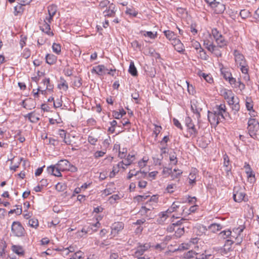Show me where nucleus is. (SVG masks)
Masks as SVG:
<instances>
[{
    "label": "nucleus",
    "mask_w": 259,
    "mask_h": 259,
    "mask_svg": "<svg viewBox=\"0 0 259 259\" xmlns=\"http://www.w3.org/2000/svg\"><path fill=\"white\" fill-rule=\"evenodd\" d=\"M248 132L254 139L259 138V123L255 118H250L248 121Z\"/></svg>",
    "instance_id": "nucleus-1"
},
{
    "label": "nucleus",
    "mask_w": 259,
    "mask_h": 259,
    "mask_svg": "<svg viewBox=\"0 0 259 259\" xmlns=\"http://www.w3.org/2000/svg\"><path fill=\"white\" fill-rule=\"evenodd\" d=\"M180 202L179 201L174 202L172 205L166 211L160 212L159 214V222H163L169 216V214L174 212L178 211L180 207Z\"/></svg>",
    "instance_id": "nucleus-2"
},
{
    "label": "nucleus",
    "mask_w": 259,
    "mask_h": 259,
    "mask_svg": "<svg viewBox=\"0 0 259 259\" xmlns=\"http://www.w3.org/2000/svg\"><path fill=\"white\" fill-rule=\"evenodd\" d=\"M11 232L14 236L21 237L24 236L25 231L20 222L14 221L11 226Z\"/></svg>",
    "instance_id": "nucleus-3"
},
{
    "label": "nucleus",
    "mask_w": 259,
    "mask_h": 259,
    "mask_svg": "<svg viewBox=\"0 0 259 259\" xmlns=\"http://www.w3.org/2000/svg\"><path fill=\"white\" fill-rule=\"evenodd\" d=\"M225 80L229 82L232 88L237 89L240 91L244 90L245 88V84L240 81V79L238 78L237 80L235 78L233 77L232 74Z\"/></svg>",
    "instance_id": "nucleus-4"
},
{
    "label": "nucleus",
    "mask_w": 259,
    "mask_h": 259,
    "mask_svg": "<svg viewBox=\"0 0 259 259\" xmlns=\"http://www.w3.org/2000/svg\"><path fill=\"white\" fill-rule=\"evenodd\" d=\"M213 110L216 112L223 119L230 117V114L227 111V108L225 104L216 105Z\"/></svg>",
    "instance_id": "nucleus-5"
},
{
    "label": "nucleus",
    "mask_w": 259,
    "mask_h": 259,
    "mask_svg": "<svg viewBox=\"0 0 259 259\" xmlns=\"http://www.w3.org/2000/svg\"><path fill=\"white\" fill-rule=\"evenodd\" d=\"M207 117L210 124L214 126H217L222 119V117L213 110L212 111H208Z\"/></svg>",
    "instance_id": "nucleus-6"
},
{
    "label": "nucleus",
    "mask_w": 259,
    "mask_h": 259,
    "mask_svg": "<svg viewBox=\"0 0 259 259\" xmlns=\"http://www.w3.org/2000/svg\"><path fill=\"white\" fill-rule=\"evenodd\" d=\"M150 247L149 244L146 243L144 245H141L137 247L135 252L134 256L138 259H145L144 257H140L144 254V253Z\"/></svg>",
    "instance_id": "nucleus-7"
},
{
    "label": "nucleus",
    "mask_w": 259,
    "mask_h": 259,
    "mask_svg": "<svg viewBox=\"0 0 259 259\" xmlns=\"http://www.w3.org/2000/svg\"><path fill=\"white\" fill-rule=\"evenodd\" d=\"M210 7L212 9L213 13L217 14L223 13L226 10L225 5L223 3L217 1L212 4Z\"/></svg>",
    "instance_id": "nucleus-8"
},
{
    "label": "nucleus",
    "mask_w": 259,
    "mask_h": 259,
    "mask_svg": "<svg viewBox=\"0 0 259 259\" xmlns=\"http://www.w3.org/2000/svg\"><path fill=\"white\" fill-rule=\"evenodd\" d=\"M124 228V224L120 222H117L112 224L111 227V235L113 237L116 236Z\"/></svg>",
    "instance_id": "nucleus-9"
},
{
    "label": "nucleus",
    "mask_w": 259,
    "mask_h": 259,
    "mask_svg": "<svg viewBox=\"0 0 259 259\" xmlns=\"http://www.w3.org/2000/svg\"><path fill=\"white\" fill-rule=\"evenodd\" d=\"M244 228L242 226L233 229L232 231V238L237 240L238 242L241 241L242 239V233Z\"/></svg>",
    "instance_id": "nucleus-10"
},
{
    "label": "nucleus",
    "mask_w": 259,
    "mask_h": 259,
    "mask_svg": "<svg viewBox=\"0 0 259 259\" xmlns=\"http://www.w3.org/2000/svg\"><path fill=\"white\" fill-rule=\"evenodd\" d=\"M100 226V223L97 222L96 223L92 225L91 227H83L80 231H78L77 232L78 236H79L80 237H82L84 235L87 234L91 230L93 229L94 227L96 228L94 229V231H96L97 230V228H99Z\"/></svg>",
    "instance_id": "nucleus-11"
},
{
    "label": "nucleus",
    "mask_w": 259,
    "mask_h": 259,
    "mask_svg": "<svg viewBox=\"0 0 259 259\" xmlns=\"http://www.w3.org/2000/svg\"><path fill=\"white\" fill-rule=\"evenodd\" d=\"M221 95L227 101L228 104L236 98L232 91L230 90L223 89L221 91Z\"/></svg>",
    "instance_id": "nucleus-12"
},
{
    "label": "nucleus",
    "mask_w": 259,
    "mask_h": 259,
    "mask_svg": "<svg viewBox=\"0 0 259 259\" xmlns=\"http://www.w3.org/2000/svg\"><path fill=\"white\" fill-rule=\"evenodd\" d=\"M116 11L115 6L111 3L108 6V8L105 9V10L103 11V13L105 17H112L115 16Z\"/></svg>",
    "instance_id": "nucleus-13"
},
{
    "label": "nucleus",
    "mask_w": 259,
    "mask_h": 259,
    "mask_svg": "<svg viewBox=\"0 0 259 259\" xmlns=\"http://www.w3.org/2000/svg\"><path fill=\"white\" fill-rule=\"evenodd\" d=\"M49 22L46 19L44 21V22L40 25V29L44 32L48 34L50 36H53V33L51 31V27Z\"/></svg>",
    "instance_id": "nucleus-14"
},
{
    "label": "nucleus",
    "mask_w": 259,
    "mask_h": 259,
    "mask_svg": "<svg viewBox=\"0 0 259 259\" xmlns=\"http://www.w3.org/2000/svg\"><path fill=\"white\" fill-rule=\"evenodd\" d=\"M47 171L49 174L55 176L56 177H61V170H60L57 164L55 165H52L47 168Z\"/></svg>",
    "instance_id": "nucleus-15"
},
{
    "label": "nucleus",
    "mask_w": 259,
    "mask_h": 259,
    "mask_svg": "<svg viewBox=\"0 0 259 259\" xmlns=\"http://www.w3.org/2000/svg\"><path fill=\"white\" fill-rule=\"evenodd\" d=\"M191 110L194 113L197 115V118L199 119L200 117V112L202 110L200 107H198V102L196 100H193L191 102Z\"/></svg>",
    "instance_id": "nucleus-16"
},
{
    "label": "nucleus",
    "mask_w": 259,
    "mask_h": 259,
    "mask_svg": "<svg viewBox=\"0 0 259 259\" xmlns=\"http://www.w3.org/2000/svg\"><path fill=\"white\" fill-rule=\"evenodd\" d=\"M234 55L235 57V62L237 64L241 65L242 64H245L246 63L244 57L243 55L240 54L239 51L235 50L234 52Z\"/></svg>",
    "instance_id": "nucleus-17"
},
{
    "label": "nucleus",
    "mask_w": 259,
    "mask_h": 259,
    "mask_svg": "<svg viewBox=\"0 0 259 259\" xmlns=\"http://www.w3.org/2000/svg\"><path fill=\"white\" fill-rule=\"evenodd\" d=\"M57 165L61 171H66L69 169L70 162L66 159H61L58 162Z\"/></svg>",
    "instance_id": "nucleus-18"
},
{
    "label": "nucleus",
    "mask_w": 259,
    "mask_h": 259,
    "mask_svg": "<svg viewBox=\"0 0 259 259\" xmlns=\"http://www.w3.org/2000/svg\"><path fill=\"white\" fill-rule=\"evenodd\" d=\"M57 11V6L55 5H51L48 7V11L49 16L46 17V20L50 23H51L53 16L56 14Z\"/></svg>",
    "instance_id": "nucleus-19"
},
{
    "label": "nucleus",
    "mask_w": 259,
    "mask_h": 259,
    "mask_svg": "<svg viewBox=\"0 0 259 259\" xmlns=\"http://www.w3.org/2000/svg\"><path fill=\"white\" fill-rule=\"evenodd\" d=\"M245 197V194L241 190L237 191L235 189L233 192V199L235 201L240 202L243 200Z\"/></svg>",
    "instance_id": "nucleus-20"
},
{
    "label": "nucleus",
    "mask_w": 259,
    "mask_h": 259,
    "mask_svg": "<svg viewBox=\"0 0 259 259\" xmlns=\"http://www.w3.org/2000/svg\"><path fill=\"white\" fill-rule=\"evenodd\" d=\"M239 102V99L237 98H236L234 100L231 102L230 103H229V105L231 106L234 115H235L240 109Z\"/></svg>",
    "instance_id": "nucleus-21"
},
{
    "label": "nucleus",
    "mask_w": 259,
    "mask_h": 259,
    "mask_svg": "<svg viewBox=\"0 0 259 259\" xmlns=\"http://www.w3.org/2000/svg\"><path fill=\"white\" fill-rule=\"evenodd\" d=\"M122 159L121 163L126 166H128L132 164L135 160V155L134 154H128V155L126 156V157Z\"/></svg>",
    "instance_id": "nucleus-22"
},
{
    "label": "nucleus",
    "mask_w": 259,
    "mask_h": 259,
    "mask_svg": "<svg viewBox=\"0 0 259 259\" xmlns=\"http://www.w3.org/2000/svg\"><path fill=\"white\" fill-rule=\"evenodd\" d=\"M24 117L28 118V120L32 123H36L39 120V114L35 112L29 113L24 115Z\"/></svg>",
    "instance_id": "nucleus-23"
},
{
    "label": "nucleus",
    "mask_w": 259,
    "mask_h": 259,
    "mask_svg": "<svg viewBox=\"0 0 259 259\" xmlns=\"http://www.w3.org/2000/svg\"><path fill=\"white\" fill-rule=\"evenodd\" d=\"M152 210L147 208L145 206H142L139 211V214L146 218H152L151 215Z\"/></svg>",
    "instance_id": "nucleus-24"
},
{
    "label": "nucleus",
    "mask_w": 259,
    "mask_h": 259,
    "mask_svg": "<svg viewBox=\"0 0 259 259\" xmlns=\"http://www.w3.org/2000/svg\"><path fill=\"white\" fill-rule=\"evenodd\" d=\"M105 70H108L103 65H99L95 67H94L92 69V72H95L98 75H101L103 74H105Z\"/></svg>",
    "instance_id": "nucleus-25"
},
{
    "label": "nucleus",
    "mask_w": 259,
    "mask_h": 259,
    "mask_svg": "<svg viewBox=\"0 0 259 259\" xmlns=\"http://www.w3.org/2000/svg\"><path fill=\"white\" fill-rule=\"evenodd\" d=\"M187 127V131L189 134V137L192 138L196 137L198 132L193 123L188 125Z\"/></svg>",
    "instance_id": "nucleus-26"
},
{
    "label": "nucleus",
    "mask_w": 259,
    "mask_h": 259,
    "mask_svg": "<svg viewBox=\"0 0 259 259\" xmlns=\"http://www.w3.org/2000/svg\"><path fill=\"white\" fill-rule=\"evenodd\" d=\"M147 173L144 171H138L135 173H132V170H130L128 176L127 177V179L128 180H130L133 176H138V178L139 179L140 178H144L146 176Z\"/></svg>",
    "instance_id": "nucleus-27"
},
{
    "label": "nucleus",
    "mask_w": 259,
    "mask_h": 259,
    "mask_svg": "<svg viewBox=\"0 0 259 259\" xmlns=\"http://www.w3.org/2000/svg\"><path fill=\"white\" fill-rule=\"evenodd\" d=\"M57 60V57L53 54H48L46 56V62L49 65L55 64Z\"/></svg>",
    "instance_id": "nucleus-28"
},
{
    "label": "nucleus",
    "mask_w": 259,
    "mask_h": 259,
    "mask_svg": "<svg viewBox=\"0 0 259 259\" xmlns=\"http://www.w3.org/2000/svg\"><path fill=\"white\" fill-rule=\"evenodd\" d=\"M220 71L222 75L223 76L224 78L225 79L227 77H229L232 73L230 71L229 69L228 68L224 67L223 65L221 64L219 65Z\"/></svg>",
    "instance_id": "nucleus-29"
},
{
    "label": "nucleus",
    "mask_w": 259,
    "mask_h": 259,
    "mask_svg": "<svg viewBox=\"0 0 259 259\" xmlns=\"http://www.w3.org/2000/svg\"><path fill=\"white\" fill-rule=\"evenodd\" d=\"M211 35L213 36L215 41L218 39V38L221 37L223 35L221 32H220L217 28H213L211 29V34H208L207 36L209 38L211 39Z\"/></svg>",
    "instance_id": "nucleus-30"
},
{
    "label": "nucleus",
    "mask_w": 259,
    "mask_h": 259,
    "mask_svg": "<svg viewBox=\"0 0 259 259\" xmlns=\"http://www.w3.org/2000/svg\"><path fill=\"white\" fill-rule=\"evenodd\" d=\"M203 44L205 46V48L209 51H213V49L214 48V45L213 43L212 40H209V39H207L206 37L203 40Z\"/></svg>",
    "instance_id": "nucleus-31"
},
{
    "label": "nucleus",
    "mask_w": 259,
    "mask_h": 259,
    "mask_svg": "<svg viewBox=\"0 0 259 259\" xmlns=\"http://www.w3.org/2000/svg\"><path fill=\"white\" fill-rule=\"evenodd\" d=\"M215 42L217 44L218 46L220 48H223L225 46H227L228 43V40L224 37L223 35L218 38V39L215 40Z\"/></svg>",
    "instance_id": "nucleus-32"
},
{
    "label": "nucleus",
    "mask_w": 259,
    "mask_h": 259,
    "mask_svg": "<svg viewBox=\"0 0 259 259\" xmlns=\"http://www.w3.org/2000/svg\"><path fill=\"white\" fill-rule=\"evenodd\" d=\"M239 66L242 73L246 75L244 76V78L246 80H249V76L248 74V66L246 63L245 64L239 65Z\"/></svg>",
    "instance_id": "nucleus-33"
},
{
    "label": "nucleus",
    "mask_w": 259,
    "mask_h": 259,
    "mask_svg": "<svg viewBox=\"0 0 259 259\" xmlns=\"http://www.w3.org/2000/svg\"><path fill=\"white\" fill-rule=\"evenodd\" d=\"M166 171L169 174L171 173V177L173 180L177 178L179 176H180L182 174V172L180 170L176 169H174V172H172V170L171 168H167Z\"/></svg>",
    "instance_id": "nucleus-34"
},
{
    "label": "nucleus",
    "mask_w": 259,
    "mask_h": 259,
    "mask_svg": "<svg viewBox=\"0 0 259 259\" xmlns=\"http://www.w3.org/2000/svg\"><path fill=\"white\" fill-rule=\"evenodd\" d=\"M12 250L14 252L19 255H22L24 253V249L21 246L13 245Z\"/></svg>",
    "instance_id": "nucleus-35"
},
{
    "label": "nucleus",
    "mask_w": 259,
    "mask_h": 259,
    "mask_svg": "<svg viewBox=\"0 0 259 259\" xmlns=\"http://www.w3.org/2000/svg\"><path fill=\"white\" fill-rule=\"evenodd\" d=\"M128 72L133 76H136L138 75L137 70L133 61L130 62Z\"/></svg>",
    "instance_id": "nucleus-36"
},
{
    "label": "nucleus",
    "mask_w": 259,
    "mask_h": 259,
    "mask_svg": "<svg viewBox=\"0 0 259 259\" xmlns=\"http://www.w3.org/2000/svg\"><path fill=\"white\" fill-rule=\"evenodd\" d=\"M28 225L30 227L36 229L39 225L38 221L36 218H32L29 220Z\"/></svg>",
    "instance_id": "nucleus-37"
},
{
    "label": "nucleus",
    "mask_w": 259,
    "mask_h": 259,
    "mask_svg": "<svg viewBox=\"0 0 259 259\" xmlns=\"http://www.w3.org/2000/svg\"><path fill=\"white\" fill-rule=\"evenodd\" d=\"M163 33L166 37L170 40H172L176 37V34L173 31L170 30H165L164 31Z\"/></svg>",
    "instance_id": "nucleus-38"
},
{
    "label": "nucleus",
    "mask_w": 259,
    "mask_h": 259,
    "mask_svg": "<svg viewBox=\"0 0 259 259\" xmlns=\"http://www.w3.org/2000/svg\"><path fill=\"white\" fill-rule=\"evenodd\" d=\"M222 228V226L219 224H212L209 226V229L213 232H216L221 230Z\"/></svg>",
    "instance_id": "nucleus-39"
},
{
    "label": "nucleus",
    "mask_w": 259,
    "mask_h": 259,
    "mask_svg": "<svg viewBox=\"0 0 259 259\" xmlns=\"http://www.w3.org/2000/svg\"><path fill=\"white\" fill-rule=\"evenodd\" d=\"M58 88L64 91H67L68 89V85L66 80L62 78L60 79V83L58 84Z\"/></svg>",
    "instance_id": "nucleus-40"
},
{
    "label": "nucleus",
    "mask_w": 259,
    "mask_h": 259,
    "mask_svg": "<svg viewBox=\"0 0 259 259\" xmlns=\"http://www.w3.org/2000/svg\"><path fill=\"white\" fill-rule=\"evenodd\" d=\"M244 168L245 169V172L247 175V177H254V175L252 174V169L249 165V164L247 163H245V165L244 166Z\"/></svg>",
    "instance_id": "nucleus-41"
},
{
    "label": "nucleus",
    "mask_w": 259,
    "mask_h": 259,
    "mask_svg": "<svg viewBox=\"0 0 259 259\" xmlns=\"http://www.w3.org/2000/svg\"><path fill=\"white\" fill-rule=\"evenodd\" d=\"M220 235L221 236V237L223 238L224 239L230 237L231 239L232 238V231L230 230L223 231L221 232L220 234Z\"/></svg>",
    "instance_id": "nucleus-42"
},
{
    "label": "nucleus",
    "mask_w": 259,
    "mask_h": 259,
    "mask_svg": "<svg viewBox=\"0 0 259 259\" xmlns=\"http://www.w3.org/2000/svg\"><path fill=\"white\" fill-rule=\"evenodd\" d=\"M176 189L177 186L176 184H170L167 186L165 191L168 193H172L175 191Z\"/></svg>",
    "instance_id": "nucleus-43"
},
{
    "label": "nucleus",
    "mask_w": 259,
    "mask_h": 259,
    "mask_svg": "<svg viewBox=\"0 0 259 259\" xmlns=\"http://www.w3.org/2000/svg\"><path fill=\"white\" fill-rule=\"evenodd\" d=\"M25 5H22V3H18L14 8L15 9V15H17L18 13H22L23 11V7Z\"/></svg>",
    "instance_id": "nucleus-44"
},
{
    "label": "nucleus",
    "mask_w": 259,
    "mask_h": 259,
    "mask_svg": "<svg viewBox=\"0 0 259 259\" xmlns=\"http://www.w3.org/2000/svg\"><path fill=\"white\" fill-rule=\"evenodd\" d=\"M143 35L144 36H148L151 39H155L157 35V32H153L152 31H144Z\"/></svg>",
    "instance_id": "nucleus-45"
},
{
    "label": "nucleus",
    "mask_w": 259,
    "mask_h": 259,
    "mask_svg": "<svg viewBox=\"0 0 259 259\" xmlns=\"http://www.w3.org/2000/svg\"><path fill=\"white\" fill-rule=\"evenodd\" d=\"M44 85H46V89L48 90H52L53 89V85L50 83V80L49 78H46L42 80Z\"/></svg>",
    "instance_id": "nucleus-46"
},
{
    "label": "nucleus",
    "mask_w": 259,
    "mask_h": 259,
    "mask_svg": "<svg viewBox=\"0 0 259 259\" xmlns=\"http://www.w3.org/2000/svg\"><path fill=\"white\" fill-rule=\"evenodd\" d=\"M200 76L202 77L207 82L211 83L213 82V78L210 74H206L204 73L200 74Z\"/></svg>",
    "instance_id": "nucleus-47"
},
{
    "label": "nucleus",
    "mask_w": 259,
    "mask_h": 259,
    "mask_svg": "<svg viewBox=\"0 0 259 259\" xmlns=\"http://www.w3.org/2000/svg\"><path fill=\"white\" fill-rule=\"evenodd\" d=\"M192 248L189 243V242L187 243H183L180 244L178 248V250L182 251L184 250H187L190 248Z\"/></svg>",
    "instance_id": "nucleus-48"
},
{
    "label": "nucleus",
    "mask_w": 259,
    "mask_h": 259,
    "mask_svg": "<svg viewBox=\"0 0 259 259\" xmlns=\"http://www.w3.org/2000/svg\"><path fill=\"white\" fill-rule=\"evenodd\" d=\"M119 165H115L113 166L112 170L110 172L109 174V177L110 178H113L115 177L116 174H117L119 171Z\"/></svg>",
    "instance_id": "nucleus-49"
},
{
    "label": "nucleus",
    "mask_w": 259,
    "mask_h": 259,
    "mask_svg": "<svg viewBox=\"0 0 259 259\" xmlns=\"http://www.w3.org/2000/svg\"><path fill=\"white\" fill-rule=\"evenodd\" d=\"M110 2L108 0H103L101 1L99 5V7L101 10L105 8H108V6L110 5Z\"/></svg>",
    "instance_id": "nucleus-50"
},
{
    "label": "nucleus",
    "mask_w": 259,
    "mask_h": 259,
    "mask_svg": "<svg viewBox=\"0 0 259 259\" xmlns=\"http://www.w3.org/2000/svg\"><path fill=\"white\" fill-rule=\"evenodd\" d=\"M125 13L127 15H129L135 17H137L138 14V12L136 11L135 10L130 8H126Z\"/></svg>",
    "instance_id": "nucleus-51"
},
{
    "label": "nucleus",
    "mask_w": 259,
    "mask_h": 259,
    "mask_svg": "<svg viewBox=\"0 0 259 259\" xmlns=\"http://www.w3.org/2000/svg\"><path fill=\"white\" fill-rule=\"evenodd\" d=\"M52 49L54 53L59 54L61 52V46L59 44L54 43L52 45Z\"/></svg>",
    "instance_id": "nucleus-52"
},
{
    "label": "nucleus",
    "mask_w": 259,
    "mask_h": 259,
    "mask_svg": "<svg viewBox=\"0 0 259 259\" xmlns=\"http://www.w3.org/2000/svg\"><path fill=\"white\" fill-rule=\"evenodd\" d=\"M233 242L231 240H230V239H227L226 241V242H225V244L224 245V250L225 251H229L230 250H231V245L233 244Z\"/></svg>",
    "instance_id": "nucleus-53"
},
{
    "label": "nucleus",
    "mask_w": 259,
    "mask_h": 259,
    "mask_svg": "<svg viewBox=\"0 0 259 259\" xmlns=\"http://www.w3.org/2000/svg\"><path fill=\"white\" fill-rule=\"evenodd\" d=\"M250 12L248 10L243 9L240 12V15L243 19H245L250 16Z\"/></svg>",
    "instance_id": "nucleus-54"
},
{
    "label": "nucleus",
    "mask_w": 259,
    "mask_h": 259,
    "mask_svg": "<svg viewBox=\"0 0 259 259\" xmlns=\"http://www.w3.org/2000/svg\"><path fill=\"white\" fill-rule=\"evenodd\" d=\"M31 55L30 50L28 48L24 49L23 52L21 53V56L25 59L28 58Z\"/></svg>",
    "instance_id": "nucleus-55"
},
{
    "label": "nucleus",
    "mask_w": 259,
    "mask_h": 259,
    "mask_svg": "<svg viewBox=\"0 0 259 259\" xmlns=\"http://www.w3.org/2000/svg\"><path fill=\"white\" fill-rule=\"evenodd\" d=\"M56 189L59 192L64 191L66 189V186L61 183H58L55 186Z\"/></svg>",
    "instance_id": "nucleus-56"
},
{
    "label": "nucleus",
    "mask_w": 259,
    "mask_h": 259,
    "mask_svg": "<svg viewBox=\"0 0 259 259\" xmlns=\"http://www.w3.org/2000/svg\"><path fill=\"white\" fill-rule=\"evenodd\" d=\"M196 253L194 251H193V250H190L184 254V257L186 259H190L191 258L193 257L194 255Z\"/></svg>",
    "instance_id": "nucleus-57"
},
{
    "label": "nucleus",
    "mask_w": 259,
    "mask_h": 259,
    "mask_svg": "<svg viewBox=\"0 0 259 259\" xmlns=\"http://www.w3.org/2000/svg\"><path fill=\"white\" fill-rule=\"evenodd\" d=\"M169 160L174 164L176 165L178 162L177 158L175 153H170L169 154Z\"/></svg>",
    "instance_id": "nucleus-58"
},
{
    "label": "nucleus",
    "mask_w": 259,
    "mask_h": 259,
    "mask_svg": "<svg viewBox=\"0 0 259 259\" xmlns=\"http://www.w3.org/2000/svg\"><path fill=\"white\" fill-rule=\"evenodd\" d=\"M27 40V37L24 35H21L20 40L19 42L21 48L22 49L26 45V41Z\"/></svg>",
    "instance_id": "nucleus-59"
},
{
    "label": "nucleus",
    "mask_w": 259,
    "mask_h": 259,
    "mask_svg": "<svg viewBox=\"0 0 259 259\" xmlns=\"http://www.w3.org/2000/svg\"><path fill=\"white\" fill-rule=\"evenodd\" d=\"M88 142L93 145H95L98 139L93 136H89L88 138Z\"/></svg>",
    "instance_id": "nucleus-60"
},
{
    "label": "nucleus",
    "mask_w": 259,
    "mask_h": 259,
    "mask_svg": "<svg viewBox=\"0 0 259 259\" xmlns=\"http://www.w3.org/2000/svg\"><path fill=\"white\" fill-rule=\"evenodd\" d=\"M127 150L126 149L123 148L122 150H119L118 153V157L120 159L124 158L126 156Z\"/></svg>",
    "instance_id": "nucleus-61"
},
{
    "label": "nucleus",
    "mask_w": 259,
    "mask_h": 259,
    "mask_svg": "<svg viewBox=\"0 0 259 259\" xmlns=\"http://www.w3.org/2000/svg\"><path fill=\"white\" fill-rule=\"evenodd\" d=\"M184 228H178L175 231L176 236L177 237L181 236L184 233Z\"/></svg>",
    "instance_id": "nucleus-62"
},
{
    "label": "nucleus",
    "mask_w": 259,
    "mask_h": 259,
    "mask_svg": "<svg viewBox=\"0 0 259 259\" xmlns=\"http://www.w3.org/2000/svg\"><path fill=\"white\" fill-rule=\"evenodd\" d=\"M120 197L118 194H114L109 198V201L111 203H114L117 200H119Z\"/></svg>",
    "instance_id": "nucleus-63"
},
{
    "label": "nucleus",
    "mask_w": 259,
    "mask_h": 259,
    "mask_svg": "<svg viewBox=\"0 0 259 259\" xmlns=\"http://www.w3.org/2000/svg\"><path fill=\"white\" fill-rule=\"evenodd\" d=\"M83 254V252H82L80 251H77L76 252H75L74 254V255L72 256V258H73V259H80L82 257Z\"/></svg>",
    "instance_id": "nucleus-64"
}]
</instances>
